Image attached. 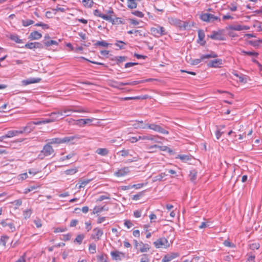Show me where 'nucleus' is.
I'll return each mask as SVG.
<instances>
[{
  "label": "nucleus",
  "mask_w": 262,
  "mask_h": 262,
  "mask_svg": "<svg viewBox=\"0 0 262 262\" xmlns=\"http://www.w3.org/2000/svg\"><path fill=\"white\" fill-rule=\"evenodd\" d=\"M123 157H129L130 158L128 159L126 163H131L136 162L138 160V156L133 150L130 149H123L118 152Z\"/></svg>",
  "instance_id": "1"
},
{
  "label": "nucleus",
  "mask_w": 262,
  "mask_h": 262,
  "mask_svg": "<svg viewBox=\"0 0 262 262\" xmlns=\"http://www.w3.org/2000/svg\"><path fill=\"white\" fill-rule=\"evenodd\" d=\"M55 155L54 149L50 144H45L42 149L40 151V153L38 155V159L40 160H43L46 157L50 156H54Z\"/></svg>",
  "instance_id": "2"
},
{
  "label": "nucleus",
  "mask_w": 262,
  "mask_h": 262,
  "mask_svg": "<svg viewBox=\"0 0 262 262\" xmlns=\"http://www.w3.org/2000/svg\"><path fill=\"white\" fill-rule=\"evenodd\" d=\"M58 112L60 114V116L61 119L71 116V113L72 112H77V113H89L90 112L88 110H85L82 108H78L76 110L71 109L69 107H65L61 110H59Z\"/></svg>",
  "instance_id": "3"
},
{
  "label": "nucleus",
  "mask_w": 262,
  "mask_h": 262,
  "mask_svg": "<svg viewBox=\"0 0 262 262\" xmlns=\"http://www.w3.org/2000/svg\"><path fill=\"white\" fill-rule=\"evenodd\" d=\"M146 128L154 130L155 132L161 133L163 135H168L169 132L165 129L162 126L156 123L146 124Z\"/></svg>",
  "instance_id": "4"
},
{
  "label": "nucleus",
  "mask_w": 262,
  "mask_h": 262,
  "mask_svg": "<svg viewBox=\"0 0 262 262\" xmlns=\"http://www.w3.org/2000/svg\"><path fill=\"white\" fill-rule=\"evenodd\" d=\"M150 32L155 37H159L166 34L165 29L159 25H155L150 28Z\"/></svg>",
  "instance_id": "5"
},
{
  "label": "nucleus",
  "mask_w": 262,
  "mask_h": 262,
  "mask_svg": "<svg viewBox=\"0 0 262 262\" xmlns=\"http://www.w3.org/2000/svg\"><path fill=\"white\" fill-rule=\"evenodd\" d=\"M200 18L206 22H213L215 20H220V18L211 13H204L200 15Z\"/></svg>",
  "instance_id": "6"
},
{
  "label": "nucleus",
  "mask_w": 262,
  "mask_h": 262,
  "mask_svg": "<svg viewBox=\"0 0 262 262\" xmlns=\"http://www.w3.org/2000/svg\"><path fill=\"white\" fill-rule=\"evenodd\" d=\"M217 55L214 53H211L210 54L203 55L201 56L199 59H191L190 61V64L192 65H197L200 63L201 61H203L206 59H209L210 58H215Z\"/></svg>",
  "instance_id": "7"
},
{
  "label": "nucleus",
  "mask_w": 262,
  "mask_h": 262,
  "mask_svg": "<svg viewBox=\"0 0 262 262\" xmlns=\"http://www.w3.org/2000/svg\"><path fill=\"white\" fill-rule=\"evenodd\" d=\"M154 244L157 248H166L169 247V243L164 237L157 239L154 243Z\"/></svg>",
  "instance_id": "8"
},
{
  "label": "nucleus",
  "mask_w": 262,
  "mask_h": 262,
  "mask_svg": "<svg viewBox=\"0 0 262 262\" xmlns=\"http://www.w3.org/2000/svg\"><path fill=\"white\" fill-rule=\"evenodd\" d=\"M250 29V27L247 26L241 25L240 24H233L229 25L226 27L227 30H235V31H242L247 30Z\"/></svg>",
  "instance_id": "9"
},
{
  "label": "nucleus",
  "mask_w": 262,
  "mask_h": 262,
  "mask_svg": "<svg viewBox=\"0 0 262 262\" xmlns=\"http://www.w3.org/2000/svg\"><path fill=\"white\" fill-rule=\"evenodd\" d=\"M111 255L112 258L115 260H121L122 258L125 257L124 253L118 251H112L111 252Z\"/></svg>",
  "instance_id": "10"
},
{
  "label": "nucleus",
  "mask_w": 262,
  "mask_h": 262,
  "mask_svg": "<svg viewBox=\"0 0 262 262\" xmlns=\"http://www.w3.org/2000/svg\"><path fill=\"white\" fill-rule=\"evenodd\" d=\"M223 64V61L221 59H215L210 61L207 63L208 67L219 68Z\"/></svg>",
  "instance_id": "11"
},
{
  "label": "nucleus",
  "mask_w": 262,
  "mask_h": 262,
  "mask_svg": "<svg viewBox=\"0 0 262 262\" xmlns=\"http://www.w3.org/2000/svg\"><path fill=\"white\" fill-rule=\"evenodd\" d=\"M173 22L181 29L186 30L188 29V23L187 21H182L179 19H175L173 20Z\"/></svg>",
  "instance_id": "12"
},
{
  "label": "nucleus",
  "mask_w": 262,
  "mask_h": 262,
  "mask_svg": "<svg viewBox=\"0 0 262 262\" xmlns=\"http://www.w3.org/2000/svg\"><path fill=\"white\" fill-rule=\"evenodd\" d=\"M179 256L178 253H172L165 255L162 260V262H169Z\"/></svg>",
  "instance_id": "13"
},
{
  "label": "nucleus",
  "mask_w": 262,
  "mask_h": 262,
  "mask_svg": "<svg viewBox=\"0 0 262 262\" xmlns=\"http://www.w3.org/2000/svg\"><path fill=\"white\" fill-rule=\"evenodd\" d=\"M93 232H94V234L92 235V238L97 240L100 239L101 236L103 234V231L98 228L94 229Z\"/></svg>",
  "instance_id": "14"
},
{
  "label": "nucleus",
  "mask_w": 262,
  "mask_h": 262,
  "mask_svg": "<svg viewBox=\"0 0 262 262\" xmlns=\"http://www.w3.org/2000/svg\"><path fill=\"white\" fill-rule=\"evenodd\" d=\"M129 170L128 167H124L118 170L115 172V176L117 177H123L129 172Z\"/></svg>",
  "instance_id": "15"
},
{
  "label": "nucleus",
  "mask_w": 262,
  "mask_h": 262,
  "mask_svg": "<svg viewBox=\"0 0 262 262\" xmlns=\"http://www.w3.org/2000/svg\"><path fill=\"white\" fill-rule=\"evenodd\" d=\"M35 127L34 126L33 123L32 122H30L28 123L26 126L23 127V129L20 130L22 132V134L24 133H29L31 132L34 129Z\"/></svg>",
  "instance_id": "16"
},
{
  "label": "nucleus",
  "mask_w": 262,
  "mask_h": 262,
  "mask_svg": "<svg viewBox=\"0 0 262 262\" xmlns=\"http://www.w3.org/2000/svg\"><path fill=\"white\" fill-rule=\"evenodd\" d=\"M41 80L40 78H30L26 80L22 81V83L24 85H27L32 83H35L40 82Z\"/></svg>",
  "instance_id": "17"
},
{
  "label": "nucleus",
  "mask_w": 262,
  "mask_h": 262,
  "mask_svg": "<svg viewBox=\"0 0 262 262\" xmlns=\"http://www.w3.org/2000/svg\"><path fill=\"white\" fill-rule=\"evenodd\" d=\"M211 39L214 40H224V38L223 36L222 35V33L220 31L219 32H216L214 31L213 32L212 34L210 35L209 36Z\"/></svg>",
  "instance_id": "18"
},
{
  "label": "nucleus",
  "mask_w": 262,
  "mask_h": 262,
  "mask_svg": "<svg viewBox=\"0 0 262 262\" xmlns=\"http://www.w3.org/2000/svg\"><path fill=\"white\" fill-rule=\"evenodd\" d=\"M1 224L4 227H8L9 230L12 232L15 230V227L12 223H7V221H3Z\"/></svg>",
  "instance_id": "19"
},
{
  "label": "nucleus",
  "mask_w": 262,
  "mask_h": 262,
  "mask_svg": "<svg viewBox=\"0 0 262 262\" xmlns=\"http://www.w3.org/2000/svg\"><path fill=\"white\" fill-rule=\"evenodd\" d=\"M93 120V119H80L76 120V124L79 126L84 125L86 124L91 123Z\"/></svg>",
  "instance_id": "20"
},
{
  "label": "nucleus",
  "mask_w": 262,
  "mask_h": 262,
  "mask_svg": "<svg viewBox=\"0 0 262 262\" xmlns=\"http://www.w3.org/2000/svg\"><path fill=\"white\" fill-rule=\"evenodd\" d=\"M42 37V35L41 33H39L37 31H34L32 32L29 36V38L32 40H36L39 39Z\"/></svg>",
  "instance_id": "21"
},
{
  "label": "nucleus",
  "mask_w": 262,
  "mask_h": 262,
  "mask_svg": "<svg viewBox=\"0 0 262 262\" xmlns=\"http://www.w3.org/2000/svg\"><path fill=\"white\" fill-rule=\"evenodd\" d=\"M49 116L51 120H53V122L57 121L61 119L60 114H59L58 110H57L56 112L51 113Z\"/></svg>",
  "instance_id": "22"
},
{
  "label": "nucleus",
  "mask_w": 262,
  "mask_h": 262,
  "mask_svg": "<svg viewBox=\"0 0 262 262\" xmlns=\"http://www.w3.org/2000/svg\"><path fill=\"white\" fill-rule=\"evenodd\" d=\"M22 132L20 130H9L6 135H5V137H6L7 138H11L14 136H16L18 135V134H21Z\"/></svg>",
  "instance_id": "23"
},
{
  "label": "nucleus",
  "mask_w": 262,
  "mask_h": 262,
  "mask_svg": "<svg viewBox=\"0 0 262 262\" xmlns=\"http://www.w3.org/2000/svg\"><path fill=\"white\" fill-rule=\"evenodd\" d=\"M107 210H108V207L106 206H102V207L96 206L95 207H94V208L93 209V213L96 214V213L101 212L103 211H107Z\"/></svg>",
  "instance_id": "24"
},
{
  "label": "nucleus",
  "mask_w": 262,
  "mask_h": 262,
  "mask_svg": "<svg viewBox=\"0 0 262 262\" xmlns=\"http://www.w3.org/2000/svg\"><path fill=\"white\" fill-rule=\"evenodd\" d=\"M140 248L139 250L140 252L143 253L148 251L150 249L149 245L144 244L143 242L140 243Z\"/></svg>",
  "instance_id": "25"
},
{
  "label": "nucleus",
  "mask_w": 262,
  "mask_h": 262,
  "mask_svg": "<svg viewBox=\"0 0 262 262\" xmlns=\"http://www.w3.org/2000/svg\"><path fill=\"white\" fill-rule=\"evenodd\" d=\"M159 148L162 151L168 150V152L172 151V150L169 148L167 147L166 146H160L158 145H151L148 147V149H151V148Z\"/></svg>",
  "instance_id": "26"
},
{
  "label": "nucleus",
  "mask_w": 262,
  "mask_h": 262,
  "mask_svg": "<svg viewBox=\"0 0 262 262\" xmlns=\"http://www.w3.org/2000/svg\"><path fill=\"white\" fill-rule=\"evenodd\" d=\"M96 152L101 156H105L108 154V150L107 148H99L96 150Z\"/></svg>",
  "instance_id": "27"
},
{
  "label": "nucleus",
  "mask_w": 262,
  "mask_h": 262,
  "mask_svg": "<svg viewBox=\"0 0 262 262\" xmlns=\"http://www.w3.org/2000/svg\"><path fill=\"white\" fill-rule=\"evenodd\" d=\"M48 141L49 142H48V144H50V145H51V144H59L62 143L61 138H53V139L49 140Z\"/></svg>",
  "instance_id": "28"
},
{
  "label": "nucleus",
  "mask_w": 262,
  "mask_h": 262,
  "mask_svg": "<svg viewBox=\"0 0 262 262\" xmlns=\"http://www.w3.org/2000/svg\"><path fill=\"white\" fill-rule=\"evenodd\" d=\"M136 1L137 0H127L128 8L131 9L136 8L137 7V4L136 2Z\"/></svg>",
  "instance_id": "29"
},
{
  "label": "nucleus",
  "mask_w": 262,
  "mask_h": 262,
  "mask_svg": "<svg viewBox=\"0 0 262 262\" xmlns=\"http://www.w3.org/2000/svg\"><path fill=\"white\" fill-rule=\"evenodd\" d=\"M77 138H78V137L76 136L65 137L63 138H61L62 143H69L72 142L75 139Z\"/></svg>",
  "instance_id": "30"
},
{
  "label": "nucleus",
  "mask_w": 262,
  "mask_h": 262,
  "mask_svg": "<svg viewBox=\"0 0 262 262\" xmlns=\"http://www.w3.org/2000/svg\"><path fill=\"white\" fill-rule=\"evenodd\" d=\"M197 173V171L195 169L192 170L190 171L189 177L191 181H195V180L196 179Z\"/></svg>",
  "instance_id": "31"
},
{
  "label": "nucleus",
  "mask_w": 262,
  "mask_h": 262,
  "mask_svg": "<svg viewBox=\"0 0 262 262\" xmlns=\"http://www.w3.org/2000/svg\"><path fill=\"white\" fill-rule=\"evenodd\" d=\"M91 181V179H84L83 180H80L79 183L78 184H79L78 188L80 189L81 188L84 187L88 184Z\"/></svg>",
  "instance_id": "32"
},
{
  "label": "nucleus",
  "mask_w": 262,
  "mask_h": 262,
  "mask_svg": "<svg viewBox=\"0 0 262 262\" xmlns=\"http://www.w3.org/2000/svg\"><path fill=\"white\" fill-rule=\"evenodd\" d=\"M234 75L236 77L238 78L239 81L241 82L245 83L247 81V78L246 76L244 75H239L236 73H233Z\"/></svg>",
  "instance_id": "33"
},
{
  "label": "nucleus",
  "mask_w": 262,
  "mask_h": 262,
  "mask_svg": "<svg viewBox=\"0 0 262 262\" xmlns=\"http://www.w3.org/2000/svg\"><path fill=\"white\" fill-rule=\"evenodd\" d=\"M98 262H107V257L105 254H102L97 256Z\"/></svg>",
  "instance_id": "34"
},
{
  "label": "nucleus",
  "mask_w": 262,
  "mask_h": 262,
  "mask_svg": "<svg viewBox=\"0 0 262 262\" xmlns=\"http://www.w3.org/2000/svg\"><path fill=\"white\" fill-rule=\"evenodd\" d=\"M32 213V210L31 209H28L23 211V216L25 219H29Z\"/></svg>",
  "instance_id": "35"
},
{
  "label": "nucleus",
  "mask_w": 262,
  "mask_h": 262,
  "mask_svg": "<svg viewBox=\"0 0 262 262\" xmlns=\"http://www.w3.org/2000/svg\"><path fill=\"white\" fill-rule=\"evenodd\" d=\"M140 124H143V121H136L135 123L133 124V126L135 128H142V129H146V124L145 125V126H140Z\"/></svg>",
  "instance_id": "36"
},
{
  "label": "nucleus",
  "mask_w": 262,
  "mask_h": 262,
  "mask_svg": "<svg viewBox=\"0 0 262 262\" xmlns=\"http://www.w3.org/2000/svg\"><path fill=\"white\" fill-rule=\"evenodd\" d=\"M84 237L85 236L83 234H78L75 239L74 242L77 243L79 245H80L82 243V242Z\"/></svg>",
  "instance_id": "37"
},
{
  "label": "nucleus",
  "mask_w": 262,
  "mask_h": 262,
  "mask_svg": "<svg viewBox=\"0 0 262 262\" xmlns=\"http://www.w3.org/2000/svg\"><path fill=\"white\" fill-rule=\"evenodd\" d=\"M126 45V43L124 42L123 41L121 40H117L116 42L115 43V45L119 47V49H124L125 46Z\"/></svg>",
  "instance_id": "38"
},
{
  "label": "nucleus",
  "mask_w": 262,
  "mask_h": 262,
  "mask_svg": "<svg viewBox=\"0 0 262 262\" xmlns=\"http://www.w3.org/2000/svg\"><path fill=\"white\" fill-rule=\"evenodd\" d=\"M89 250L90 253L94 254L96 252V245L94 243H91L89 245Z\"/></svg>",
  "instance_id": "39"
},
{
  "label": "nucleus",
  "mask_w": 262,
  "mask_h": 262,
  "mask_svg": "<svg viewBox=\"0 0 262 262\" xmlns=\"http://www.w3.org/2000/svg\"><path fill=\"white\" fill-rule=\"evenodd\" d=\"M82 3L84 6L88 8H91L94 4L93 0H82Z\"/></svg>",
  "instance_id": "40"
},
{
  "label": "nucleus",
  "mask_w": 262,
  "mask_h": 262,
  "mask_svg": "<svg viewBox=\"0 0 262 262\" xmlns=\"http://www.w3.org/2000/svg\"><path fill=\"white\" fill-rule=\"evenodd\" d=\"M10 38L12 40H13L14 41H15V42L18 43H21L23 42V40L20 39L19 38V36L18 35H11Z\"/></svg>",
  "instance_id": "41"
},
{
  "label": "nucleus",
  "mask_w": 262,
  "mask_h": 262,
  "mask_svg": "<svg viewBox=\"0 0 262 262\" xmlns=\"http://www.w3.org/2000/svg\"><path fill=\"white\" fill-rule=\"evenodd\" d=\"M166 174L165 173H161L160 174L154 177L153 178L154 181H161L162 180L163 178L166 176Z\"/></svg>",
  "instance_id": "42"
},
{
  "label": "nucleus",
  "mask_w": 262,
  "mask_h": 262,
  "mask_svg": "<svg viewBox=\"0 0 262 262\" xmlns=\"http://www.w3.org/2000/svg\"><path fill=\"white\" fill-rule=\"evenodd\" d=\"M101 17L106 20L111 22L113 24H115V19L113 18L111 16L102 14Z\"/></svg>",
  "instance_id": "43"
},
{
  "label": "nucleus",
  "mask_w": 262,
  "mask_h": 262,
  "mask_svg": "<svg viewBox=\"0 0 262 262\" xmlns=\"http://www.w3.org/2000/svg\"><path fill=\"white\" fill-rule=\"evenodd\" d=\"M177 159H180L183 162H186L190 160V158L187 155H178Z\"/></svg>",
  "instance_id": "44"
},
{
  "label": "nucleus",
  "mask_w": 262,
  "mask_h": 262,
  "mask_svg": "<svg viewBox=\"0 0 262 262\" xmlns=\"http://www.w3.org/2000/svg\"><path fill=\"white\" fill-rule=\"evenodd\" d=\"M22 25L24 27H28L29 25H31L34 24V21L31 19H26V20H22L21 21Z\"/></svg>",
  "instance_id": "45"
},
{
  "label": "nucleus",
  "mask_w": 262,
  "mask_h": 262,
  "mask_svg": "<svg viewBox=\"0 0 262 262\" xmlns=\"http://www.w3.org/2000/svg\"><path fill=\"white\" fill-rule=\"evenodd\" d=\"M75 155V154L74 152H71L69 155H67L66 156H63L62 157L60 158V160L61 161H63L66 160L71 159L73 157H74Z\"/></svg>",
  "instance_id": "46"
},
{
  "label": "nucleus",
  "mask_w": 262,
  "mask_h": 262,
  "mask_svg": "<svg viewBox=\"0 0 262 262\" xmlns=\"http://www.w3.org/2000/svg\"><path fill=\"white\" fill-rule=\"evenodd\" d=\"M44 43L45 46L47 47H50L52 45H58V43L57 41L53 40H51L50 41H45Z\"/></svg>",
  "instance_id": "47"
},
{
  "label": "nucleus",
  "mask_w": 262,
  "mask_h": 262,
  "mask_svg": "<svg viewBox=\"0 0 262 262\" xmlns=\"http://www.w3.org/2000/svg\"><path fill=\"white\" fill-rule=\"evenodd\" d=\"M155 138H162V137L158 136V135H156V136H154V135H147V136H144V138H143V139L144 140H154V139Z\"/></svg>",
  "instance_id": "48"
},
{
  "label": "nucleus",
  "mask_w": 262,
  "mask_h": 262,
  "mask_svg": "<svg viewBox=\"0 0 262 262\" xmlns=\"http://www.w3.org/2000/svg\"><path fill=\"white\" fill-rule=\"evenodd\" d=\"M140 262H149V255L146 254L141 255Z\"/></svg>",
  "instance_id": "49"
},
{
  "label": "nucleus",
  "mask_w": 262,
  "mask_h": 262,
  "mask_svg": "<svg viewBox=\"0 0 262 262\" xmlns=\"http://www.w3.org/2000/svg\"><path fill=\"white\" fill-rule=\"evenodd\" d=\"M242 52L245 55H249L250 56L257 57L258 55V54L257 52H255L242 51Z\"/></svg>",
  "instance_id": "50"
},
{
  "label": "nucleus",
  "mask_w": 262,
  "mask_h": 262,
  "mask_svg": "<svg viewBox=\"0 0 262 262\" xmlns=\"http://www.w3.org/2000/svg\"><path fill=\"white\" fill-rule=\"evenodd\" d=\"M198 37L200 41H203L205 37V33L203 30H199L198 31Z\"/></svg>",
  "instance_id": "51"
},
{
  "label": "nucleus",
  "mask_w": 262,
  "mask_h": 262,
  "mask_svg": "<svg viewBox=\"0 0 262 262\" xmlns=\"http://www.w3.org/2000/svg\"><path fill=\"white\" fill-rule=\"evenodd\" d=\"M8 239V237L7 236H2L0 239V244L3 246H5Z\"/></svg>",
  "instance_id": "52"
},
{
  "label": "nucleus",
  "mask_w": 262,
  "mask_h": 262,
  "mask_svg": "<svg viewBox=\"0 0 262 262\" xmlns=\"http://www.w3.org/2000/svg\"><path fill=\"white\" fill-rule=\"evenodd\" d=\"M77 171V169L76 168H72L66 170L65 173L67 175H72L75 173Z\"/></svg>",
  "instance_id": "53"
},
{
  "label": "nucleus",
  "mask_w": 262,
  "mask_h": 262,
  "mask_svg": "<svg viewBox=\"0 0 262 262\" xmlns=\"http://www.w3.org/2000/svg\"><path fill=\"white\" fill-rule=\"evenodd\" d=\"M117 61V64L119 63L125 61L126 60L127 57L125 56H117L115 57Z\"/></svg>",
  "instance_id": "54"
},
{
  "label": "nucleus",
  "mask_w": 262,
  "mask_h": 262,
  "mask_svg": "<svg viewBox=\"0 0 262 262\" xmlns=\"http://www.w3.org/2000/svg\"><path fill=\"white\" fill-rule=\"evenodd\" d=\"M108 44L105 41H98L96 43L95 46H102L104 47H107Z\"/></svg>",
  "instance_id": "55"
},
{
  "label": "nucleus",
  "mask_w": 262,
  "mask_h": 262,
  "mask_svg": "<svg viewBox=\"0 0 262 262\" xmlns=\"http://www.w3.org/2000/svg\"><path fill=\"white\" fill-rule=\"evenodd\" d=\"M105 199H107V200L110 199V194H107V195H101L97 199L96 201L97 202H101Z\"/></svg>",
  "instance_id": "56"
},
{
  "label": "nucleus",
  "mask_w": 262,
  "mask_h": 262,
  "mask_svg": "<svg viewBox=\"0 0 262 262\" xmlns=\"http://www.w3.org/2000/svg\"><path fill=\"white\" fill-rule=\"evenodd\" d=\"M132 14L140 18H142L144 17V14L142 12L139 11H135L132 12Z\"/></svg>",
  "instance_id": "57"
},
{
  "label": "nucleus",
  "mask_w": 262,
  "mask_h": 262,
  "mask_svg": "<svg viewBox=\"0 0 262 262\" xmlns=\"http://www.w3.org/2000/svg\"><path fill=\"white\" fill-rule=\"evenodd\" d=\"M124 225L128 228L129 229L133 226V224L130 220H125Z\"/></svg>",
  "instance_id": "58"
},
{
  "label": "nucleus",
  "mask_w": 262,
  "mask_h": 262,
  "mask_svg": "<svg viewBox=\"0 0 262 262\" xmlns=\"http://www.w3.org/2000/svg\"><path fill=\"white\" fill-rule=\"evenodd\" d=\"M24 47L29 49H35V42L27 43Z\"/></svg>",
  "instance_id": "59"
},
{
  "label": "nucleus",
  "mask_w": 262,
  "mask_h": 262,
  "mask_svg": "<svg viewBox=\"0 0 262 262\" xmlns=\"http://www.w3.org/2000/svg\"><path fill=\"white\" fill-rule=\"evenodd\" d=\"M37 187H38L37 186H32L27 188H26L24 191V193L27 194V193L30 192V191L35 189Z\"/></svg>",
  "instance_id": "60"
},
{
  "label": "nucleus",
  "mask_w": 262,
  "mask_h": 262,
  "mask_svg": "<svg viewBox=\"0 0 262 262\" xmlns=\"http://www.w3.org/2000/svg\"><path fill=\"white\" fill-rule=\"evenodd\" d=\"M250 248L252 250H257L259 248V245L258 243H255L250 245Z\"/></svg>",
  "instance_id": "61"
},
{
  "label": "nucleus",
  "mask_w": 262,
  "mask_h": 262,
  "mask_svg": "<svg viewBox=\"0 0 262 262\" xmlns=\"http://www.w3.org/2000/svg\"><path fill=\"white\" fill-rule=\"evenodd\" d=\"M34 223L35 224L37 228H40L42 226L41 220L39 219H36L34 221Z\"/></svg>",
  "instance_id": "62"
},
{
  "label": "nucleus",
  "mask_w": 262,
  "mask_h": 262,
  "mask_svg": "<svg viewBox=\"0 0 262 262\" xmlns=\"http://www.w3.org/2000/svg\"><path fill=\"white\" fill-rule=\"evenodd\" d=\"M224 245L226 247H234L235 246L233 243H231L230 242H229V241H227V240H226L224 242Z\"/></svg>",
  "instance_id": "63"
},
{
  "label": "nucleus",
  "mask_w": 262,
  "mask_h": 262,
  "mask_svg": "<svg viewBox=\"0 0 262 262\" xmlns=\"http://www.w3.org/2000/svg\"><path fill=\"white\" fill-rule=\"evenodd\" d=\"M27 177H28L27 173H21L18 176V179L24 180L26 179L27 178Z\"/></svg>",
  "instance_id": "64"
}]
</instances>
